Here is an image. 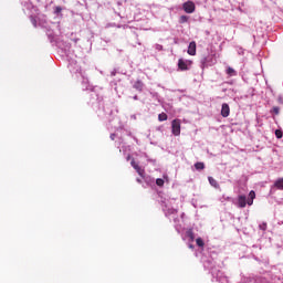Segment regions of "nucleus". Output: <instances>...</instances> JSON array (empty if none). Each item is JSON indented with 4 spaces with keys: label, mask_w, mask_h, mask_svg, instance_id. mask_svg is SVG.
<instances>
[{
    "label": "nucleus",
    "mask_w": 283,
    "mask_h": 283,
    "mask_svg": "<svg viewBox=\"0 0 283 283\" xmlns=\"http://www.w3.org/2000/svg\"><path fill=\"white\" fill-rule=\"evenodd\" d=\"M253 200H255V191L251 190L249 192V197L247 199V195H239L237 197V201H234L233 203L235 205V207H238V209H244V207H251L253 205Z\"/></svg>",
    "instance_id": "obj_1"
},
{
    "label": "nucleus",
    "mask_w": 283,
    "mask_h": 283,
    "mask_svg": "<svg viewBox=\"0 0 283 283\" xmlns=\"http://www.w3.org/2000/svg\"><path fill=\"white\" fill-rule=\"evenodd\" d=\"M191 65H193V61L191 60H185V59L178 60V70H180V72H187L191 70Z\"/></svg>",
    "instance_id": "obj_2"
},
{
    "label": "nucleus",
    "mask_w": 283,
    "mask_h": 283,
    "mask_svg": "<svg viewBox=\"0 0 283 283\" xmlns=\"http://www.w3.org/2000/svg\"><path fill=\"white\" fill-rule=\"evenodd\" d=\"M67 69L70 70L71 74H80L81 66L76 60H69Z\"/></svg>",
    "instance_id": "obj_3"
},
{
    "label": "nucleus",
    "mask_w": 283,
    "mask_h": 283,
    "mask_svg": "<svg viewBox=\"0 0 283 283\" xmlns=\"http://www.w3.org/2000/svg\"><path fill=\"white\" fill-rule=\"evenodd\" d=\"M209 65H213V56L203 55L200 60L201 70H205V67H209Z\"/></svg>",
    "instance_id": "obj_4"
},
{
    "label": "nucleus",
    "mask_w": 283,
    "mask_h": 283,
    "mask_svg": "<svg viewBox=\"0 0 283 283\" xmlns=\"http://www.w3.org/2000/svg\"><path fill=\"white\" fill-rule=\"evenodd\" d=\"M182 9L187 14H193L196 12V3L193 1H187L182 4Z\"/></svg>",
    "instance_id": "obj_5"
},
{
    "label": "nucleus",
    "mask_w": 283,
    "mask_h": 283,
    "mask_svg": "<svg viewBox=\"0 0 283 283\" xmlns=\"http://www.w3.org/2000/svg\"><path fill=\"white\" fill-rule=\"evenodd\" d=\"M171 134L174 136H180V119H174L171 122Z\"/></svg>",
    "instance_id": "obj_6"
},
{
    "label": "nucleus",
    "mask_w": 283,
    "mask_h": 283,
    "mask_svg": "<svg viewBox=\"0 0 283 283\" xmlns=\"http://www.w3.org/2000/svg\"><path fill=\"white\" fill-rule=\"evenodd\" d=\"M132 167L135 169V171L140 176V178H145V170L136 163V160L130 161Z\"/></svg>",
    "instance_id": "obj_7"
},
{
    "label": "nucleus",
    "mask_w": 283,
    "mask_h": 283,
    "mask_svg": "<svg viewBox=\"0 0 283 283\" xmlns=\"http://www.w3.org/2000/svg\"><path fill=\"white\" fill-rule=\"evenodd\" d=\"M203 268L213 273V269H216V261H213V259L203 261Z\"/></svg>",
    "instance_id": "obj_8"
},
{
    "label": "nucleus",
    "mask_w": 283,
    "mask_h": 283,
    "mask_svg": "<svg viewBox=\"0 0 283 283\" xmlns=\"http://www.w3.org/2000/svg\"><path fill=\"white\" fill-rule=\"evenodd\" d=\"M82 90L83 92H92V90H94V86H92V84H90V80H87V77H83L82 78Z\"/></svg>",
    "instance_id": "obj_9"
},
{
    "label": "nucleus",
    "mask_w": 283,
    "mask_h": 283,
    "mask_svg": "<svg viewBox=\"0 0 283 283\" xmlns=\"http://www.w3.org/2000/svg\"><path fill=\"white\" fill-rule=\"evenodd\" d=\"M230 114H231V108L229 107V104L223 103L221 106V116L223 118H229Z\"/></svg>",
    "instance_id": "obj_10"
},
{
    "label": "nucleus",
    "mask_w": 283,
    "mask_h": 283,
    "mask_svg": "<svg viewBox=\"0 0 283 283\" xmlns=\"http://www.w3.org/2000/svg\"><path fill=\"white\" fill-rule=\"evenodd\" d=\"M274 189H279V191H283V177L274 181L273 186L271 187V193H273Z\"/></svg>",
    "instance_id": "obj_11"
},
{
    "label": "nucleus",
    "mask_w": 283,
    "mask_h": 283,
    "mask_svg": "<svg viewBox=\"0 0 283 283\" xmlns=\"http://www.w3.org/2000/svg\"><path fill=\"white\" fill-rule=\"evenodd\" d=\"M163 211H164L166 218H169V216H176V213H178V210H177V209L167 208V207H165V208L163 209Z\"/></svg>",
    "instance_id": "obj_12"
},
{
    "label": "nucleus",
    "mask_w": 283,
    "mask_h": 283,
    "mask_svg": "<svg viewBox=\"0 0 283 283\" xmlns=\"http://www.w3.org/2000/svg\"><path fill=\"white\" fill-rule=\"evenodd\" d=\"M187 238L190 240V242H193V240H196V237H195V234H193V229H188L187 231H186V235L185 237H182V240H187Z\"/></svg>",
    "instance_id": "obj_13"
},
{
    "label": "nucleus",
    "mask_w": 283,
    "mask_h": 283,
    "mask_svg": "<svg viewBox=\"0 0 283 283\" xmlns=\"http://www.w3.org/2000/svg\"><path fill=\"white\" fill-rule=\"evenodd\" d=\"M187 53L190 56H196V42L195 41L189 43Z\"/></svg>",
    "instance_id": "obj_14"
},
{
    "label": "nucleus",
    "mask_w": 283,
    "mask_h": 283,
    "mask_svg": "<svg viewBox=\"0 0 283 283\" xmlns=\"http://www.w3.org/2000/svg\"><path fill=\"white\" fill-rule=\"evenodd\" d=\"M134 90H136L137 92H143L144 87H145V83H143L142 80H137L134 85H133Z\"/></svg>",
    "instance_id": "obj_15"
},
{
    "label": "nucleus",
    "mask_w": 283,
    "mask_h": 283,
    "mask_svg": "<svg viewBox=\"0 0 283 283\" xmlns=\"http://www.w3.org/2000/svg\"><path fill=\"white\" fill-rule=\"evenodd\" d=\"M226 74L229 76V77H232V76H238V71H235L233 67L231 66H228L227 70H226Z\"/></svg>",
    "instance_id": "obj_16"
},
{
    "label": "nucleus",
    "mask_w": 283,
    "mask_h": 283,
    "mask_svg": "<svg viewBox=\"0 0 283 283\" xmlns=\"http://www.w3.org/2000/svg\"><path fill=\"white\" fill-rule=\"evenodd\" d=\"M208 181L214 189H220V184H218V180L213 177H208Z\"/></svg>",
    "instance_id": "obj_17"
},
{
    "label": "nucleus",
    "mask_w": 283,
    "mask_h": 283,
    "mask_svg": "<svg viewBox=\"0 0 283 283\" xmlns=\"http://www.w3.org/2000/svg\"><path fill=\"white\" fill-rule=\"evenodd\" d=\"M174 228H175V230L177 231V233H179V234H182L184 231H185V226H182V224H180V223H176V224L174 226Z\"/></svg>",
    "instance_id": "obj_18"
},
{
    "label": "nucleus",
    "mask_w": 283,
    "mask_h": 283,
    "mask_svg": "<svg viewBox=\"0 0 283 283\" xmlns=\"http://www.w3.org/2000/svg\"><path fill=\"white\" fill-rule=\"evenodd\" d=\"M195 169H197V171H202V169H205V163H202V161L196 163Z\"/></svg>",
    "instance_id": "obj_19"
},
{
    "label": "nucleus",
    "mask_w": 283,
    "mask_h": 283,
    "mask_svg": "<svg viewBox=\"0 0 283 283\" xmlns=\"http://www.w3.org/2000/svg\"><path fill=\"white\" fill-rule=\"evenodd\" d=\"M167 118H168V116H167L166 113H160V114L158 115V122H159V123H164V120H167Z\"/></svg>",
    "instance_id": "obj_20"
},
{
    "label": "nucleus",
    "mask_w": 283,
    "mask_h": 283,
    "mask_svg": "<svg viewBox=\"0 0 283 283\" xmlns=\"http://www.w3.org/2000/svg\"><path fill=\"white\" fill-rule=\"evenodd\" d=\"M217 282H219V283H229V277H227V276H217Z\"/></svg>",
    "instance_id": "obj_21"
},
{
    "label": "nucleus",
    "mask_w": 283,
    "mask_h": 283,
    "mask_svg": "<svg viewBox=\"0 0 283 283\" xmlns=\"http://www.w3.org/2000/svg\"><path fill=\"white\" fill-rule=\"evenodd\" d=\"M189 21V15H180L179 18V23H188Z\"/></svg>",
    "instance_id": "obj_22"
},
{
    "label": "nucleus",
    "mask_w": 283,
    "mask_h": 283,
    "mask_svg": "<svg viewBox=\"0 0 283 283\" xmlns=\"http://www.w3.org/2000/svg\"><path fill=\"white\" fill-rule=\"evenodd\" d=\"M156 185H157V187H165V179L157 178L156 179Z\"/></svg>",
    "instance_id": "obj_23"
},
{
    "label": "nucleus",
    "mask_w": 283,
    "mask_h": 283,
    "mask_svg": "<svg viewBox=\"0 0 283 283\" xmlns=\"http://www.w3.org/2000/svg\"><path fill=\"white\" fill-rule=\"evenodd\" d=\"M63 12V8L62 7H55L54 8V14H56V15H59V14H61Z\"/></svg>",
    "instance_id": "obj_24"
},
{
    "label": "nucleus",
    "mask_w": 283,
    "mask_h": 283,
    "mask_svg": "<svg viewBox=\"0 0 283 283\" xmlns=\"http://www.w3.org/2000/svg\"><path fill=\"white\" fill-rule=\"evenodd\" d=\"M237 52L240 56H244V49L242 46H237Z\"/></svg>",
    "instance_id": "obj_25"
},
{
    "label": "nucleus",
    "mask_w": 283,
    "mask_h": 283,
    "mask_svg": "<svg viewBox=\"0 0 283 283\" xmlns=\"http://www.w3.org/2000/svg\"><path fill=\"white\" fill-rule=\"evenodd\" d=\"M259 229H260V231H266V229H268L266 222H262L261 224H259Z\"/></svg>",
    "instance_id": "obj_26"
},
{
    "label": "nucleus",
    "mask_w": 283,
    "mask_h": 283,
    "mask_svg": "<svg viewBox=\"0 0 283 283\" xmlns=\"http://www.w3.org/2000/svg\"><path fill=\"white\" fill-rule=\"evenodd\" d=\"M196 242L197 247H205V241L202 240V238H197Z\"/></svg>",
    "instance_id": "obj_27"
},
{
    "label": "nucleus",
    "mask_w": 283,
    "mask_h": 283,
    "mask_svg": "<svg viewBox=\"0 0 283 283\" xmlns=\"http://www.w3.org/2000/svg\"><path fill=\"white\" fill-rule=\"evenodd\" d=\"M282 136H283V132L280 130V129H276V130H275V137H276V138H282Z\"/></svg>",
    "instance_id": "obj_28"
},
{
    "label": "nucleus",
    "mask_w": 283,
    "mask_h": 283,
    "mask_svg": "<svg viewBox=\"0 0 283 283\" xmlns=\"http://www.w3.org/2000/svg\"><path fill=\"white\" fill-rule=\"evenodd\" d=\"M30 21H31L32 25H34V28H36V18H34V15L30 17Z\"/></svg>",
    "instance_id": "obj_29"
},
{
    "label": "nucleus",
    "mask_w": 283,
    "mask_h": 283,
    "mask_svg": "<svg viewBox=\"0 0 283 283\" xmlns=\"http://www.w3.org/2000/svg\"><path fill=\"white\" fill-rule=\"evenodd\" d=\"M155 50H157V52H163L164 48L161 44H155Z\"/></svg>",
    "instance_id": "obj_30"
},
{
    "label": "nucleus",
    "mask_w": 283,
    "mask_h": 283,
    "mask_svg": "<svg viewBox=\"0 0 283 283\" xmlns=\"http://www.w3.org/2000/svg\"><path fill=\"white\" fill-rule=\"evenodd\" d=\"M272 111L274 112V114H280V107H277V106H274L273 108H272Z\"/></svg>",
    "instance_id": "obj_31"
},
{
    "label": "nucleus",
    "mask_w": 283,
    "mask_h": 283,
    "mask_svg": "<svg viewBox=\"0 0 283 283\" xmlns=\"http://www.w3.org/2000/svg\"><path fill=\"white\" fill-rule=\"evenodd\" d=\"M116 74H118V71L116 69H114L112 72H111V76H116Z\"/></svg>",
    "instance_id": "obj_32"
},
{
    "label": "nucleus",
    "mask_w": 283,
    "mask_h": 283,
    "mask_svg": "<svg viewBox=\"0 0 283 283\" xmlns=\"http://www.w3.org/2000/svg\"><path fill=\"white\" fill-rule=\"evenodd\" d=\"M175 224H180V219L178 217L174 218Z\"/></svg>",
    "instance_id": "obj_33"
},
{
    "label": "nucleus",
    "mask_w": 283,
    "mask_h": 283,
    "mask_svg": "<svg viewBox=\"0 0 283 283\" xmlns=\"http://www.w3.org/2000/svg\"><path fill=\"white\" fill-rule=\"evenodd\" d=\"M115 138H116V134H111V140H115Z\"/></svg>",
    "instance_id": "obj_34"
},
{
    "label": "nucleus",
    "mask_w": 283,
    "mask_h": 283,
    "mask_svg": "<svg viewBox=\"0 0 283 283\" xmlns=\"http://www.w3.org/2000/svg\"><path fill=\"white\" fill-rule=\"evenodd\" d=\"M133 101H138V95L133 96Z\"/></svg>",
    "instance_id": "obj_35"
},
{
    "label": "nucleus",
    "mask_w": 283,
    "mask_h": 283,
    "mask_svg": "<svg viewBox=\"0 0 283 283\" xmlns=\"http://www.w3.org/2000/svg\"><path fill=\"white\" fill-rule=\"evenodd\" d=\"M148 163H156V159H147Z\"/></svg>",
    "instance_id": "obj_36"
},
{
    "label": "nucleus",
    "mask_w": 283,
    "mask_h": 283,
    "mask_svg": "<svg viewBox=\"0 0 283 283\" xmlns=\"http://www.w3.org/2000/svg\"><path fill=\"white\" fill-rule=\"evenodd\" d=\"M27 6L28 8H33L32 3H28Z\"/></svg>",
    "instance_id": "obj_37"
},
{
    "label": "nucleus",
    "mask_w": 283,
    "mask_h": 283,
    "mask_svg": "<svg viewBox=\"0 0 283 283\" xmlns=\"http://www.w3.org/2000/svg\"><path fill=\"white\" fill-rule=\"evenodd\" d=\"M137 182H139V184H140V182H143V181H142L139 178H137Z\"/></svg>",
    "instance_id": "obj_38"
},
{
    "label": "nucleus",
    "mask_w": 283,
    "mask_h": 283,
    "mask_svg": "<svg viewBox=\"0 0 283 283\" xmlns=\"http://www.w3.org/2000/svg\"><path fill=\"white\" fill-rule=\"evenodd\" d=\"M181 218H185V213L181 214Z\"/></svg>",
    "instance_id": "obj_39"
},
{
    "label": "nucleus",
    "mask_w": 283,
    "mask_h": 283,
    "mask_svg": "<svg viewBox=\"0 0 283 283\" xmlns=\"http://www.w3.org/2000/svg\"><path fill=\"white\" fill-rule=\"evenodd\" d=\"M190 247V249H193V245H189Z\"/></svg>",
    "instance_id": "obj_40"
}]
</instances>
